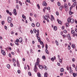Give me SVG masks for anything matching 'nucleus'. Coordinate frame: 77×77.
Segmentation results:
<instances>
[{
	"instance_id": "obj_1",
	"label": "nucleus",
	"mask_w": 77,
	"mask_h": 77,
	"mask_svg": "<svg viewBox=\"0 0 77 77\" xmlns=\"http://www.w3.org/2000/svg\"><path fill=\"white\" fill-rule=\"evenodd\" d=\"M67 21L68 23H69L70 22L71 23H74V20L72 18H71V17H69L68 18Z\"/></svg>"
},
{
	"instance_id": "obj_2",
	"label": "nucleus",
	"mask_w": 77,
	"mask_h": 77,
	"mask_svg": "<svg viewBox=\"0 0 77 77\" xmlns=\"http://www.w3.org/2000/svg\"><path fill=\"white\" fill-rule=\"evenodd\" d=\"M12 21V19L11 17H8V23H11Z\"/></svg>"
},
{
	"instance_id": "obj_3",
	"label": "nucleus",
	"mask_w": 77,
	"mask_h": 77,
	"mask_svg": "<svg viewBox=\"0 0 77 77\" xmlns=\"http://www.w3.org/2000/svg\"><path fill=\"white\" fill-rule=\"evenodd\" d=\"M39 63V58H38L37 59V62L35 64V65H38V64Z\"/></svg>"
},
{
	"instance_id": "obj_4",
	"label": "nucleus",
	"mask_w": 77,
	"mask_h": 77,
	"mask_svg": "<svg viewBox=\"0 0 77 77\" xmlns=\"http://www.w3.org/2000/svg\"><path fill=\"white\" fill-rule=\"evenodd\" d=\"M39 36V35H38L37 34H36V36L37 38V39L38 40V41L39 42H41V38H40L39 36Z\"/></svg>"
},
{
	"instance_id": "obj_5",
	"label": "nucleus",
	"mask_w": 77,
	"mask_h": 77,
	"mask_svg": "<svg viewBox=\"0 0 77 77\" xmlns=\"http://www.w3.org/2000/svg\"><path fill=\"white\" fill-rule=\"evenodd\" d=\"M1 52L3 56H5V55H6V53H5V51L1 50Z\"/></svg>"
},
{
	"instance_id": "obj_6",
	"label": "nucleus",
	"mask_w": 77,
	"mask_h": 77,
	"mask_svg": "<svg viewBox=\"0 0 77 77\" xmlns=\"http://www.w3.org/2000/svg\"><path fill=\"white\" fill-rule=\"evenodd\" d=\"M14 14V15H17V11H16V9H14L13 10Z\"/></svg>"
},
{
	"instance_id": "obj_7",
	"label": "nucleus",
	"mask_w": 77,
	"mask_h": 77,
	"mask_svg": "<svg viewBox=\"0 0 77 77\" xmlns=\"http://www.w3.org/2000/svg\"><path fill=\"white\" fill-rule=\"evenodd\" d=\"M64 5L66 11H67V7H68V5H67L65 3Z\"/></svg>"
},
{
	"instance_id": "obj_8",
	"label": "nucleus",
	"mask_w": 77,
	"mask_h": 77,
	"mask_svg": "<svg viewBox=\"0 0 77 77\" xmlns=\"http://www.w3.org/2000/svg\"><path fill=\"white\" fill-rule=\"evenodd\" d=\"M38 66H39V68H40V69H43V67L42 66L38 65Z\"/></svg>"
},
{
	"instance_id": "obj_9",
	"label": "nucleus",
	"mask_w": 77,
	"mask_h": 77,
	"mask_svg": "<svg viewBox=\"0 0 77 77\" xmlns=\"http://www.w3.org/2000/svg\"><path fill=\"white\" fill-rule=\"evenodd\" d=\"M36 66L37 65H35V68L34 69V71L35 72H36L38 70V69H37V68H36Z\"/></svg>"
},
{
	"instance_id": "obj_10",
	"label": "nucleus",
	"mask_w": 77,
	"mask_h": 77,
	"mask_svg": "<svg viewBox=\"0 0 77 77\" xmlns=\"http://www.w3.org/2000/svg\"><path fill=\"white\" fill-rule=\"evenodd\" d=\"M19 41L20 42H23V39L21 38H19Z\"/></svg>"
},
{
	"instance_id": "obj_11",
	"label": "nucleus",
	"mask_w": 77,
	"mask_h": 77,
	"mask_svg": "<svg viewBox=\"0 0 77 77\" xmlns=\"http://www.w3.org/2000/svg\"><path fill=\"white\" fill-rule=\"evenodd\" d=\"M68 39H69V41H70V40L71 39V37L70 36V35L69 34L68 35Z\"/></svg>"
},
{
	"instance_id": "obj_12",
	"label": "nucleus",
	"mask_w": 77,
	"mask_h": 77,
	"mask_svg": "<svg viewBox=\"0 0 77 77\" xmlns=\"http://www.w3.org/2000/svg\"><path fill=\"white\" fill-rule=\"evenodd\" d=\"M37 76L38 77H41V73L39 72H38L37 74Z\"/></svg>"
},
{
	"instance_id": "obj_13",
	"label": "nucleus",
	"mask_w": 77,
	"mask_h": 77,
	"mask_svg": "<svg viewBox=\"0 0 77 77\" xmlns=\"http://www.w3.org/2000/svg\"><path fill=\"white\" fill-rule=\"evenodd\" d=\"M43 6H47V3H46L45 2H43Z\"/></svg>"
},
{
	"instance_id": "obj_14",
	"label": "nucleus",
	"mask_w": 77,
	"mask_h": 77,
	"mask_svg": "<svg viewBox=\"0 0 77 77\" xmlns=\"http://www.w3.org/2000/svg\"><path fill=\"white\" fill-rule=\"evenodd\" d=\"M48 75V73H47V72H45L44 74V75L45 77H47V75Z\"/></svg>"
},
{
	"instance_id": "obj_15",
	"label": "nucleus",
	"mask_w": 77,
	"mask_h": 77,
	"mask_svg": "<svg viewBox=\"0 0 77 77\" xmlns=\"http://www.w3.org/2000/svg\"><path fill=\"white\" fill-rule=\"evenodd\" d=\"M69 15H72V14H73V12H72V11L71 10H70L69 11Z\"/></svg>"
},
{
	"instance_id": "obj_16",
	"label": "nucleus",
	"mask_w": 77,
	"mask_h": 77,
	"mask_svg": "<svg viewBox=\"0 0 77 77\" xmlns=\"http://www.w3.org/2000/svg\"><path fill=\"white\" fill-rule=\"evenodd\" d=\"M22 18H24V20H26V16H24V14L22 15Z\"/></svg>"
},
{
	"instance_id": "obj_17",
	"label": "nucleus",
	"mask_w": 77,
	"mask_h": 77,
	"mask_svg": "<svg viewBox=\"0 0 77 77\" xmlns=\"http://www.w3.org/2000/svg\"><path fill=\"white\" fill-rule=\"evenodd\" d=\"M37 33L36 34H37V35H39V29H38L37 30Z\"/></svg>"
},
{
	"instance_id": "obj_18",
	"label": "nucleus",
	"mask_w": 77,
	"mask_h": 77,
	"mask_svg": "<svg viewBox=\"0 0 77 77\" xmlns=\"http://www.w3.org/2000/svg\"><path fill=\"white\" fill-rule=\"evenodd\" d=\"M36 26L37 27H39V26H40V24L38 22H37L36 24Z\"/></svg>"
},
{
	"instance_id": "obj_19",
	"label": "nucleus",
	"mask_w": 77,
	"mask_h": 77,
	"mask_svg": "<svg viewBox=\"0 0 77 77\" xmlns=\"http://www.w3.org/2000/svg\"><path fill=\"white\" fill-rule=\"evenodd\" d=\"M53 28L54 30H56L57 29V26H54V27Z\"/></svg>"
},
{
	"instance_id": "obj_20",
	"label": "nucleus",
	"mask_w": 77,
	"mask_h": 77,
	"mask_svg": "<svg viewBox=\"0 0 77 77\" xmlns=\"http://www.w3.org/2000/svg\"><path fill=\"white\" fill-rule=\"evenodd\" d=\"M60 71L61 72H63L64 71V69L63 68H61L60 69Z\"/></svg>"
},
{
	"instance_id": "obj_21",
	"label": "nucleus",
	"mask_w": 77,
	"mask_h": 77,
	"mask_svg": "<svg viewBox=\"0 0 77 77\" xmlns=\"http://www.w3.org/2000/svg\"><path fill=\"white\" fill-rule=\"evenodd\" d=\"M45 52L47 54H49V52H48V51L47 49H45Z\"/></svg>"
},
{
	"instance_id": "obj_22",
	"label": "nucleus",
	"mask_w": 77,
	"mask_h": 77,
	"mask_svg": "<svg viewBox=\"0 0 77 77\" xmlns=\"http://www.w3.org/2000/svg\"><path fill=\"white\" fill-rule=\"evenodd\" d=\"M72 47L73 48H75V45L73 44L72 45Z\"/></svg>"
},
{
	"instance_id": "obj_23",
	"label": "nucleus",
	"mask_w": 77,
	"mask_h": 77,
	"mask_svg": "<svg viewBox=\"0 0 77 77\" xmlns=\"http://www.w3.org/2000/svg\"><path fill=\"white\" fill-rule=\"evenodd\" d=\"M55 43H56L57 45H59V43H58V42L57 40L55 41Z\"/></svg>"
},
{
	"instance_id": "obj_24",
	"label": "nucleus",
	"mask_w": 77,
	"mask_h": 77,
	"mask_svg": "<svg viewBox=\"0 0 77 77\" xmlns=\"http://www.w3.org/2000/svg\"><path fill=\"white\" fill-rule=\"evenodd\" d=\"M17 65L18 66H20V65L19 64V63H18V60L17 61Z\"/></svg>"
},
{
	"instance_id": "obj_25",
	"label": "nucleus",
	"mask_w": 77,
	"mask_h": 77,
	"mask_svg": "<svg viewBox=\"0 0 77 77\" xmlns=\"http://www.w3.org/2000/svg\"><path fill=\"white\" fill-rule=\"evenodd\" d=\"M15 43L17 45H19V44L18 42L15 41Z\"/></svg>"
},
{
	"instance_id": "obj_26",
	"label": "nucleus",
	"mask_w": 77,
	"mask_h": 77,
	"mask_svg": "<svg viewBox=\"0 0 77 77\" xmlns=\"http://www.w3.org/2000/svg\"><path fill=\"white\" fill-rule=\"evenodd\" d=\"M13 61L14 63H15V62H16V60L15 59V58H13Z\"/></svg>"
},
{
	"instance_id": "obj_27",
	"label": "nucleus",
	"mask_w": 77,
	"mask_h": 77,
	"mask_svg": "<svg viewBox=\"0 0 77 77\" xmlns=\"http://www.w3.org/2000/svg\"><path fill=\"white\" fill-rule=\"evenodd\" d=\"M45 18L46 19V20H47V19H48V17L47 15H45Z\"/></svg>"
},
{
	"instance_id": "obj_28",
	"label": "nucleus",
	"mask_w": 77,
	"mask_h": 77,
	"mask_svg": "<svg viewBox=\"0 0 77 77\" xmlns=\"http://www.w3.org/2000/svg\"><path fill=\"white\" fill-rule=\"evenodd\" d=\"M73 77H75V76H76V74L75 73H73Z\"/></svg>"
},
{
	"instance_id": "obj_29",
	"label": "nucleus",
	"mask_w": 77,
	"mask_h": 77,
	"mask_svg": "<svg viewBox=\"0 0 77 77\" xmlns=\"http://www.w3.org/2000/svg\"><path fill=\"white\" fill-rule=\"evenodd\" d=\"M19 3L20 6H22V3H21V2L20 1H19Z\"/></svg>"
},
{
	"instance_id": "obj_30",
	"label": "nucleus",
	"mask_w": 77,
	"mask_h": 77,
	"mask_svg": "<svg viewBox=\"0 0 77 77\" xmlns=\"http://www.w3.org/2000/svg\"><path fill=\"white\" fill-rule=\"evenodd\" d=\"M74 33V30H71V33L72 34H73Z\"/></svg>"
},
{
	"instance_id": "obj_31",
	"label": "nucleus",
	"mask_w": 77,
	"mask_h": 77,
	"mask_svg": "<svg viewBox=\"0 0 77 77\" xmlns=\"http://www.w3.org/2000/svg\"><path fill=\"white\" fill-rule=\"evenodd\" d=\"M45 48L46 50H47V49L48 48V45H47V44H46L45 45Z\"/></svg>"
},
{
	"instance_id": "obj_32",
	"label": "nucleus",
	"mask_w": 77,
	"mask_h": 77,
	"mask_svg": "<svg viewBox=\"0 0 77 77\" xmlns=\"http://www.w3.org/2000/svg\"><path fill=\"white\" fill-rule=\"evenodd\" d=\"M51 18L52 19V20H54V17H53V16L51 15Z\"/></svg>"
},
{
	"instance_id": "obj_33",
	"label": "nucleus",
	"mask_w": 77,
	"mask_h": 77,
	"mask_svg": "<svg viewBox=\"0 0 77 77\" xmlns=\"http://www.w3.org/2000/svg\"><path fill=\"white\" fill-rule=\"evenodd\" d=\"M58 23L59 24H61V25H62V23H61V21H60V20L58 22Z\"/></svg>"
},
{
	"instance_id": "obj_34",
	"label": "nucleus",
	"mask_w": 77,
	"mask_h": 77,
	"mask_svg": "<svg viewBox=\"0 0 77 77\" xmlns=\"http://www.w3.org/2000/svg\"><path fill=\"white\" fill-rule=\"evenodd\" d=\"M7 66L8 68V69L9 68H10V65H9V64H8Z\"/></svg>"
},
{
	"instance_id": "obj_35",
	"label": "nucleus",
	"mask_w": 77,
	"mask_h": 77,
	"mask_svg": "<svg viewBox=\"0 0 77 77\" xmlns=\"http://www.w3.org/2000/svg\"><path fill=\"white\" fill-rule=\"evenodd\" d=\"M60 11H62V6H61L60 7Z\"/></svg>"
},
{
	"instance_id": "obj_36",
	"label": "nucleus",
	"mask_w": 77,
	"mask_h": 77,
	"mask_svg": "<svg viewBox=\"0 0 77 77\" xmlns=\"http://www.w3.org/2000/svg\"><path fill=\"white\" fill-rule=\"evenodd\" d=\"M58 5L59 6H60V3L59 2H58Z\"/></svg>"
},
{
	"instance_id": "obj_37",
	"label": "nucleus",
	"mask_w": 77,
	"mask_h": 77,
	"mask_svg": "<svg viewBox=\"0 0 77 77\" xmlns=\"http://www.w3.org/2000/svg\"><path fill=\"white\" fill-rule=\"evenodd\" d=\"M37 6L38 9H40V7L39 6V4H37Z\"/></svg>"
},
{
	"instance_id": "obj_38",
	"label": "nucleus",
	"mask_w": 77,
	"mask_h": 77,
	"mask_svg": "<svg viewBox=\"0 0 77 77\" xmlns=\"http://www.w3.org/2000/svg\"><path fill=\"white\" fill-rule=\"evenodd\" d=\"M28 74L29 75H30V76H31L32 74H31V72H28Z\"/></svg>"
},
{
	"instance_id": "obj_39",
	"label": "nucleus",
	"mask_w": 77,
	"mask_h": 77,
	"mask_svg": "<svg viewBox=\"0 0 77 77\" xmlns=\"http://www.w3.org/2000/svg\"><path fill=\"white\" fill-rule=\"evenodd\" d=\"M4 23H5V21H3L2 22V25H4Z\"/></svg>"
},
{
	"instance_id": "obj_40",
	"label": "nucleus",
	"mask_w": 77,
	"mask_h": 77,
	"mask_svg": "<svg viewBox=\"0 0 77 77\" xmlns=\"http://www.w3.org/2000/svg\"><path fill=\"white\" fill-rule=\"evenodd\" d=\"M51 60L52 62H54V58H53V57H52L51 58Z\"/></svg>"
},
{
	"instance_id": "obj_41",
	"label": "nucleus",
	"mask_w": 77,
	"mask_h": 77,
	"mask_svg": "<svg viewBox=\"0 0 77 77\" xmlns=\"http://www.w3.org/2000/svg\"><path fill=\"white\" fill-rule=\"evenodd\" d=\"M45 70H47V67H46V66H45Z\"/></svg>"
},
{
	"instance_id": "obj_42",
	"label": "nucleus",
	"mask_w": 77,
	"mask_h": 77,
	"mask_svg": "<svg viewBox=\"0 0 77 77\" xmlns=\"http://www.w3.org/2000/svg\"><path fill=\"white\" fill-rule=\"evenodd\" d=\"M32 27H35V24H34V23H32Z\"/></svg>"
},
{
	"instance_id": "obj_43",
	"label": "nucleus",
	"mask_w": 77,
	"mask_h": 77,
	"mask_svg": "<svg viewBox=\"0 0 77 77\" xmlns=\"http://www.w3.org/2000/svg\"><path fill=\"white\" fill-rule=\"evenodd\" d=\"M17 72L18 74H20L21 72L20 71V70H17Z\"/></svg>"
},
{
	"instance_id": "obj_44",
	"label": "nucleus",
	"mask_w": 77,
	"mask_h": 77,
	"mask_svg": "<svg viewBox=\"0 0 77 77\" xmlns=\"http://www.w3.org/2000/svg\"><path fill=\"white\" fill-rule=\"evenodd\" d=\"M59 61L60 63H62V59H60Z\"/></svg>"
},
{
	"instance_id": "obj_45",
	"label": "nucleus",
	"mask_w": 77,
	"mask_h": 77,
	"mask_svg": "<svg viewBox=\"0 0 77 77\" xmlns=\"http://www.w3.org/2000/svg\"><path fill=\"white\" fill-rule=\"evenodd\" d=\"M45 58V56H42V59H44Z\"/></svg>"
},
{
	"instance_id": "obj_46",
	"label": "nucleus",
	"mask_w": 77,
	"mask_h": 77,
	"mask_svg": "<svg viewBox=\"0 0 77 77\" xmlns=\"http://www.w3.org/2000/svg\"><path fill=\"white\" fill-rule=\"evenodd\" d=\"M68 49H69V50H70V49H71L70 46H69V45L68 46Z\"/></svg>"
},
{
	"instance_id": "obj_47",
	"label": "nucleus",
	"mask_w": 77,
	"mask_h": 77,
	"mask_svg": "<svg viewBox=\"0 0 77 77\" xmlns=\"http://www.w3.org/2000/svg\"><path fill=\"white\" fill-rule=\"evenodd\" d=\"M33 31H34V33H36V29H34Z\"/></svg>"
},
{
	"instance_id": "obj_48",
	"label": "nucleus",
	"mask_w": 77,
	"mask_h": 77,
	"mask_svg": "<svg viewBox=\"0 0 77 77\" xmlns=\"http://www.w3.org/2000/svg\"><path fill=\"white\" fill-rule=\"evenodd\" d=\"M6 12H7V14H8L10 12H9V10H6Z\"/></svg>"
},
{
	"instance_id": "obj_49",
	"label": "nucleus",
	"mask_w": 77,
	"mask_h": 77,
	"mask_svg": "<svg viewBox=\"0 0 77 77\" xmlns=\"http://www.w3.org/2000/svg\"><path fill=\"white\" fill-rule=\"evenodd\" d=\"M73 5H74V6H76V5H77V3L76 2H75Z\"/></svg>"
},
{
	"instance_id": "obj_50",
	"label": "nucleus",
	"mask_w": 77,
	"mask_h": 77,
	"mask_svg": "<svg viewBox=\"0 0 77 77\" xmlns=\"http://www.w3.org/2000/svg\"><path fill=\"white\" fill-rule=\"evenodd\" d=\"M10 26L11 27H13V24L12 23H11L10 24Z\"/></svg>"
},
{
	"instance_id": "obj_51",
	"label": "nucleus",
	"mask_w": 77,
	"mask_h": 77,
	"mask_svg": "<svg viewBox=\"0 0 77 77\" xmlns=\"http://www.w3.org/2000/svg\"><path fill=\"white\" fill-rule=\"evenodd\" d=\"M69 72H70V73H71V74L72 73V70L71 69L69 71Z\"/></svg>"
},
{
	"instance_id": "obj_52",
	"label": "nucleus",
	"mask_w": 77,
	"mask_h": 77,
	"mask_svg": "<svg viewBox=\"0 0 77 77\" xmlns=\"http://www.w3.org/2000/svg\"><path fill=\"white\" fill-rule=\"evenodd\" d=\"M50 9V8L49 7L47 8V10L48 11H49Z\"/></svg>"
},
{
	"instance_id": "obj_53",
	"label": "nucleus",
	"mask_w": 77,
	"mask_h": 77,
	"mask_svg": "<svg viewBox=\"0 0 77 77\" xmlns=\"http://www.w3.org/2000/svg\"><path fill=\"white\" fill-rule=\"evenodd\" d=\"M16 42H19V39H17L16 41H15Z\"/></svg>"
},
{
	"instance_id": "obj_54",
	"label": "nucleus",
	"mask_w": 77,
	"mask_h": 77,
	"mask_svg": "<svg viewBox=\"0 0 77 77\" xmlns=\"http://www.w3.org/2000/svg\"><path fill=\"white\" fill-rule=\"evenodd\" d=\"M75 70L77 71V66H76L75 67Z\"/></svg>"
},
{
	"instance_id": "obj_55",
	"label": "nucleus",
	"mask_w": 77,
	"mask_h": 77,
	"mask_svg": "<svg viewBox=\"0 0 77 77\" xmlns=\"http://www.w3.org/2000/svg\"><path fill=\"white\" fill-rule=\"evenodd\" d=\"M56 14L57 15V16L59 15V13H58V12H56Z\"/></svg>"
},
{
	"instance_id": "obj_56",
	"label": "nucleus",
	"mask_w": 77,
	"mask_h": 77,
	"mask_svg": "<svg viewBox=\"0 0 77 77\" xmlns=\"http://www.w3.org/2000/svg\"><path fill=\"white\" fill-rule=\"evenodd\" d=\"M43 42H40V44H41V45H42V44H43Z\"/></svg>"
},
{
	"instance_id": "obj_57",
	"label": "nucleus",
	"mask_w": 77,
	"mask_h": 77,
	"mask_svg": "<svg viewBox=\"0 0 77 77\" xmlns=\"http://www.w3.org/2000/svg\"><path fill=\"white\" fill-rule=\"evenodd\" d=\"M16 8H17V9H19V7H18V5H16Z\"/></svg>"
},
{
	"instance_id": "obj_58",
	"label": "nucleus",
	"mask_w": 77,
	"mask_h": 77,
	"mask_svg": "<svg viewBox=\"0 0 77 77\" xmlns=\"http://www.w3.org/2000/svg\"><path fill=\"white\" fill-rule=\"evenodd\" d=\"M5 29L6 30H7L8 29V28L7 27V26H5Z\"/></svg>"
},
{
	"instance_id": "obj_59",
	"label": "nucleus",
	"mask_w": 77,
	"mask_h": 77,
	"mask_svg": "<svg viewBox=\"0 0 77 77\" xmlns=\"http://www.w3.org/2000/svg\"><path fill=\"white\" fill-rule=\"evenodd\" d=\"M63 32L64 33H66V30H65L63 31Z\"/></svg>"
},
{
	"instance_id": "obj_60",
	"label": "nucleus",
	"mask_w": 77,
	"mask_h": 77,
	"mask_svg": "<svg viewBox=\"0 0 77 77\" xmlns=\"http://www.w3.org/2000/svg\"><path fill=\"white\" fill-rule=\"evenodd\" d=\"M11 53L13 55H14V54H15V53H14V52H11Z\"/></svg>"
},
{
	"instance_id": "obj_61",
	"label": "nucleus",
	"mask_w": 77,
	"mask_h": 77,
	"mask_svg": "<svg viewBox=\"0 0 77 77\" xmlns=\"http://www.w3.org/2000/svg\"><path fill=\"white\" fill-rule=\"evenodd\" d=\"M72 65L73 68H75V65H74V64H73Z\"/></svg>"
},
{
	"instance_id": "obj_62",
	"label": "nucleus",
	"mask_w": 77,
	"mask_h": 77,
	"mask_svg": "<svg viewBox=\"0 0 77 77\" xmlns=\"http://www.w3.org/2000/svg\"><path fill=\"white\" fill-rule=\"evenodd\" d=\"M26 2L28 3H30V0H27Z\"/></svg>"
},
{
	"instance_id": "obj_63",
	"label": "nucleus",
	"mask_w": 77,
	"mask_h": 77,
	"mask_svg": "<svg viewBox=\"0 0 77 77\" xmlns=\"http://www.w3.org/2000/svg\"><path fill=\"white\" fill-rule=\"evenodd\" d=\"M8 14L10 15H12V13H11V12H10Z\"/></svg>"
},
{
	"instance_id": "obj_64",
	"label": "nucleus",
	"mask_w": 77,
	"mask_h": 77,
	"mask_svg": "<svg viewBox=\"0 0 77 77\" xmlns=\"http://www.w3.org/2000/svg\"><path fill=\"white\" fill-rule=\"evenodd\" d=\"M66 69L67 70H69V67L68 66L66 67Z\"/></svg>"
}]
</instances>
